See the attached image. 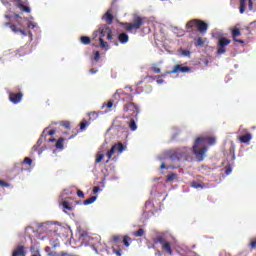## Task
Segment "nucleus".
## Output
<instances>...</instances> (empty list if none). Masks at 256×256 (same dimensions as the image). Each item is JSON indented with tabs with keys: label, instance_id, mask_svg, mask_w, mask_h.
Instances as JSON below:
<instances>
[{
	"label": "nucleus",
	"instance_id": "obj_23",
	"mask_svg": "<svg viewBox=\"0 0 256 256\" xmlns=\"http://www.w3.org/2000/svg\"><path fill=\"white\" fill-rule=\"evenodd\" d=\"M12 256H25V247L18 246L14 251Z\"/></svg>",
	"mask_w": 256,
	"mask_h": 256
},
{
	"label": "nucleus",
	"instance_id": "obj_62",
	"mask_svg": "<svg viewBox=\"0 0 256 256\" xmlns=\"http://www.w3.org/2000/svg\"><path fill=\"white\" fill-rule=\"evenodd\" d=\"M156 255H157V256H162L163 254H161V252L158 251V252H156Z\"/></svg>",
	"mask_w": 256,
	"mask_h": 256
},
{
	"label": "nucleus",
	"instance_id": "obj_58",
	"mask_svg": "<svg viewBox=\"0 0 256 256\" xmlns=\"http://www.w3.org/2000/svg\"><path fill=\"white\" fill-rule=\"evenodd\" d=\"M14 1V3H16V5H18V3H23V1H21V0H13Z\"/></svg>",
	"mask_w": 256,
	"mask_h": 256
},
{
	"label": "nucleus",
	"instance_id": "obj_48",
	"mask_svg": "<svg viewBox=\"0 0 256 256\" xmlns=\"http://www.w3.org/2000/svg\"><path fill=\"white\" fill-rule=\"evenodd\" d=\"M106 107L107 109H111V107H113V101L112 100L108 101V103H106Z\"/></svg>",
	"mask_w": 256,
	"mask_h": 256
},
{
	"label": "nucleus",
	"instance_id": "obj_1",
	"mask_svg": "<svg viewBox=\"0 0 256 256\" xmlns=\"http://www.w3.org/2000/svg\"><path fill=\"white\" fill-rule=\"evenodd\" d=\"M216 143L217 138L215 137H198L195 139L192 146V153L195 155L198 161H203L207 157L209 147L215 145Z\"/></svg>",
	"mask_w": 256,
	"mask_h": 256
},
{
	"label": "nucleus",
	"instance_id": "obj_2",
	"mask_svg": "<svg viewBox=\"0 0 256 256\" xmlns=\"http://www.w3.org/2000/svg\"><path fill=\"white\" fill-rule=\"evenodd\" d=\"M42 229L46 232H53L54 235L58 237H69L71 233V228L69 226H63L61 224H54L52 222H47L41 225Z\"/></svg>",
	"mask_w": 256,
	"mask_h": 256
},
{
	"label": "nucleus",
	"instance_id": "obj_32",
	"mask_svg": "<svg viewBox=\"0 0 256 256\" xmlns=\"http://www.w3.org/2000/svg\"><path fill=\"white\" fill-rule=\"evenodd\" d=\"M30 251L32 253V256H41V253H39V249H37V247L32 246L30 248Z\"/></svg>",
	"mask_w": 256,
	"mask_h": 256
},
{
	"label": "nucleus",
	"instance_id": "obj_52",
	"mask_svg": "<svg viewBox=\"0 0 256 256\" xmlns=\"http://www.w3.org/2000/svg\"><path fill=\"white\" fill-rule=\"evenodd\" d=\"M14 17H15L16 21L18 22V25H21V22H19V19H21V16H19V14H14Z\"/></svg>",
	"mask_w": 256,
	"mask_h": 256
},
{
	"label": "nucleus",
	"instance_id": "obj_35",
	"mask_svg": "<svg viewBox=\"0 0 256 256\" xmlns=\"http://www.w3.org/2000/svg\"><path fill=\"white\" fill-rule=\"evenodd\" d=\"M88 117L90 118L91 121H95V119L99 117V114H97V112H89Z\"/></svg>",
	"mask_w": 256,
	"mask_h": 256
},
{
	"label": "nucleus",
	"instance_id": "obj_59",
	"mask_svg": "<svg viewBox=\"0 0 256 256\" xmlns=\"http://www.w3.org/2000/svg\"><path fill=\"white\" fill-rule=\"evenodd\" d=\"M24 161H33V160L31 158H29V157H25Z\"/></svg>",
	"mask_w": 256,
	"mask_h": 256
},
{
	"label": "nucleus",
	"instance_id": "obj_19",
	"mask_svg": "<svg viewBox=\"0 0 256 256\" xmlns=\"http://www.w3.org/2000/svg\"><path fill=\"white\" fill-rule=\"evenodd\" d=\"M118 41L121 45H126V43H129V35L125 32L118 34Z\"/></svg>",
	"mask_w": 256,
	"mask_h": 256
},
{
	"label": "nucleus",
	"instance_id": "obj_50",
	"mask_svg": "<svg viewBox=\"0 0 256 256\" xmlns=\"http://www.w3.org/2000/svg\"><path fill=\"white\" fill-rule=\"evenodd\" d=\"M152 71H153L154 73H161V68L152 67Z\"/></svg>",
	"mask_w": 256,
	"mask_h": 256
},
{
	"label": "nucleus",
	"instance_id": "obj_47",
	"mask_svg": "<svg viewBox=\"0 0 256 256\" xmlns=\"http://www.w3.org/2000/svg\"><path fill=\"white\" fill-rule=\"evenodd\" d=\"M77 195H78V197H80V199H83V197H85V194L81 190L77 191Z\"/></svg>",
	"mask_w": 256,
	"mask_h": 256
},
{
	"label": "nucleus",
	"instance_id": "obj_31",
	"mask_svg": "<svg viewBox=\"0 0 256 256\" xmlns=\"http://www.w3.org/2000/svg\"><path fill=\"white\" fill-rule=\"evenodd\" d=\"M205 45V40L203 38L199 37L196 39L195 46L196 47H203Z\"/></svg>",
	"mask_w": 256,
	"mask_h": 256
},
{
	"label": "nucleus",
	"instance_id": "obj_13",
	"mask_svg": "<svg viewBox=\"0 0 256 256\" xmlns=\"http://www.w3.org/2000/svg\"><path fill=\"white\" fill-rule=\"evenodd\" d=\"M98 31V40L100 41L99 47H101V49H109V44H107V42H105V40L103 39V37H105V29L100 28Z\"/></svg>",
	"mask_w": 256,
	"mask_h": 256
},
{
	"label": "nucleus",
	"instance_id": "obj_45",
	"mask_svg": "<svg viewBox=\"0 0 256 256\" xmlns=\"http://www.w3.org/2000/svg\"><path fill=\"white\" fill-rule=\"evenodd\" d=\"M232 171H233V168L231 166H228L226 168V175H231Z\"/></svg>",
	"mask_w": 256,
	"mask_h": 256
},
{
	"label": "nucleus",
	"instance_id": "obj_61",
	"mask_svg": "<svg viewBox=\"0 0 256 256\" xmlns=\"http://www.w3.org/2000/svg\"><path fill=\"white\" fill-rule=\"evenodd\" d=\"M160 169H165V163H162Z\"/></svg>",
	"mask_w": 256,
	"mask_h": 256
},
{
	"label": "nucleus",
	"instance_id": "obj_22",
	"mask_svg": "<svg viewBox=\"0 0 256 256\" xmlns=\"http://www.w3.org/2000/svg\"><path fill=\"white\" fill-rule=\"evenodd\" d=\"M240 35H241V30H239V28H235L234 30H232L233 40L236 41V43H245L243 40L237 39V37H240Z\"/></svg>",
	"mask_w": 256,
	"mask_h": 256
},
{
	"label": "nucleus",
	"instance_id": "obj_8",
	"mask_svg": "<svg viewBox=\"0 0 256 256\" xmlns=\"http://www.w3.org/2000/svg\"><path fill=\"white\" fill-rule=\"evenodd\" d=\"M231 43V40L226 38V37H220L218 39V50H217V54L218 55H223L224 53L227 52V49L225 47H227V45H229Z\"/></svg>",
	"mask_w": 256,
	"mask_h": 256
},
{
	"label": "nucleus",
	"instance_id": "obj_26",
	"mask_svg": "<svg viewBox=\"0 0 256 256\" xmlns=\"http://www.w3.org/2000/svg\"><path fill=\"white\" fill-rule=\"evenodd\" d=\"M91 38L89 36H82L80 38V43H82V45H91Z\"/></svg>",
	"mask_w": 256,
	"mask_h": 256
},
{
	"label": "nucleus",
	"instance_id": "obj_30",
	"mask_svg": "<svg viewBox=\"0 0 256 256\" xmlns=\"http://www.w3.org/2000/svg\"><path fill=\"white\" fill-rule=\"evenodd\" d=\"M65 141V138H59L56 142V149H63V142Z\"/></svg>",
	"mask_w": 256,
	"mask_h": 256
},
{
	"label": "nucleus",
	"instance_id": "obj_39",
	"mask_svg": "<svg viewBox=\"0 0 256 256\" xmlns=\"http://www.w3.org/2000/svg\"><path fill=\"white\" fill-rule=\"evenodd\" d=\"M106 31H108L107 39L108 41H111V39H113V32L109 28H106Z\"/></svg>",
	"mask_w": 256,
	"mask_h": 256
},
{
	"label": "nucleus",
	"instance_id": "obj_63",
	"mask_svg": "<svg viewBox=\"0 0 256 256\" xmlns=\"http://www.w3.org/2000/svg\"><path fill=\"white\" fill-rule=\"evenodd\" d=\"M251 247H256V242H252Z\"/></svg>",
	"mask_w": 256,
	"mask_h": 256
},
{
	"label": "nucleus",
	"instance_id": "obj_20",
	"mask_svg": "<svg viewBox=\"0 0 256 256\" xmlns=\"http://www.w3.org/2000/svg\"><path fill=\"white\" fill-rule=\"evenodd\" d=\"M251 139H253V135H251V133H247L245 135L238 137V140L240 141V143H246V144H249Z\"/></svg>",
	"mask_w": 256,
	"mask_h": 256
},
{
	"label": "nucleus",
	"instance_id": "obj_42",
	"mask_svg": "<svg viewBox=\"0 0 256 256\" xmlns=\"http://www.w3.org/2000/svg\"><path fill=\"white\" fill-rule=\"evenodd\" d=\"M49 256H69V254L63 252L61 254H57V253H50Z\"/></svg>",
	"mask_w": 256,
	"mask_h": 256
},
{
	"label": "nucleus",
	"instance_id": "obj_3",
	"mask_svg": "<svg viewBox=\"0 0 256 256\" xmlns=\"http://www.w3.org/2000/svg\"><path fill=\"white\" fill-rule=\"evenodd\" d=\"M189 155H191V149L182 148L177 150H168L164 152L165 159H171V161H189Z\"/></svg>",
	"mask_w": 256,
	"mask_h": 256
},
{
	"label": "nucleus",
	"instance_id": "obj_54",
	"mask_svg": "<svg viewBox=\"0 0 256 256\" xmlns=\"http://www.w3.org/2000/svg\"><path fill=\"white\" fill-rule=\"evenodd\" d=\"M62 125L66 127V129H69V127L71 126L69 122H64Z\"/></svg>",
	"mask_w": 256,
	"mask_h": 256
},
{
	"label": "nucleus",
	"instance_id": "obj_15",
	"mask_svg": "<svg viewBox=\"0 0 256 256\" xmlns=\"http://www.w3.org/2000/svg\"><path fill=\"white\" fill-rule=\"evenodd\" d=\"M186 29L188 32L193 31V29H199V20L193 19L187 22Z\"/></svg>",
	"mask_w": 256,
	"mask_h": 256
},
{
	"label": "nucleus",
	"instance_id": "obj_55",
	"mask_svg": "<svg viewBox=\"0 0 256 256\" xmlns=\"http://www.w3.org/2000/svg\"><path fill=\"white\" fill-rule=\"evenodd\" d=\"M47 135H50V136L55 135V130H50V131H48Z\"/></svg>",
	"mask_w": 256,
	"mask_h": 256
},
{
	"label": "nucleus",
	"instance_id": "obj_64",
	"mask_svg": "<svg viewBox=\"0 0 256 256\" xmlns=\"http://www.w3.org/2000/svg\"><path fill=\"white\" fill-rule=\"evenodd\" d=\"M31 25H32V27H35V25H33V23L29 22L28 27H31Z\"/></svg>",
	"mask_w": 256,
	"mask_h": 256
},
{
	"label": "nucleus",
	"instance_id": "obj_18",
	"mask_svg": "<svg viewBox=\"0 0 256 256\" xmlns=\"http://www.w3.org/2000/svg\"><path fill=\"white\" fill-rule=\"evenodd\" d=\"M102 19H103L104 21H106L107 25H113L114 16H113V14L111 13V10H107V12H106L105 15L102 17Z\"/></svg>",
	"mask_w": 256,
	"mask_h": 256
},
{
	"label": "nucleus",
	"instance_id": "obj_40",
	"mask_svg": "<svg viewBox=\"0 0 256 256\" xmlns=\"http://www.w3.org/2000/svg\"><path fill=\"white\" fill-rule=\"evenodd\" d=\"M174 179H177V174H171L167 177L166 181H174Z\"/></svg>",
	"mask_w": 256,
	"mask_h": 256
},
{
	"label": "nucleus",
	"instance_id": "obj_14",
	"mask_svg": "<svg viewBox=\"0 0 256 256\" xmlns=\"http://www.w3.org/2000/svg\"><path fill=\"white\" fill-rule=\"evenodd\" d=\"M246 3H247V0H240V13L241 15H243V13H245V9H246ZM248 7L251 11V9H253V0H248Z\"/></svg>",
	"mask_w": 256,
	"mask_h": 256
},
{
	"label": "nucleus",
	"instance_id": "obj_24",
	"mask_svg": "<svg viewBox=\"0 0 256 256\" xmlns=\"http://www.w3.org/2000/svg\"><path fill=\"white\" fill-rule=\"evenodd\" d=\"M99 30L94 31L92 34V45L93 47H99V44H97V41H99Z\"/></svg>",
	"mask_w": 256,
	"mask_h": 256
},
{
	"label": "nucleus",
	"instance_id": "obj_51",
	"mask_svg": "<svg viewBox=\"0 0 256 256\" xmlns=\"http://www.w3.org/2000/svg\"><path fill=\"white\" fill-rule=\"evenodd\" d=\"M146 209H149L150 207H153V203L151 201L146 202L145 204Z\"/></svg>",
	"mask_w": 256,
	"mask_h": 256
},
{
	"label": "nucleus",
	"instance_id": "obj_27",
	"mask_svg": "<svg viewBox=\"0 0 256 256\" xmlns=\"http://www.w3.org/2000/svg\"><path fill=\"white\" fill-rule=\"evenodd\" d=\"M128 126L131 131H137V123L135 122V119L131 118Z\"/></svg>",
	"mask_w": 256,
	"mask_h": 256
},
{
	"label": "nucleus",
	"instance_id": "obj_10",
	"mask_svg": "<svg viewBox=\"0 0 256 256\" xmlns=\"http://www.w3.org/2000/svg\"><path fill=\"white\" fill-rule=\"evenodd\" d=\"M189 71H191V67L177 64L174 66L172 71H168V72H166V74L173 75V74L179 73V72L180 73H189Z\"/></svg>",
	"mask_w": 256,
	"mask_h": 256
},
{
	"label": "nucleus",
	"instance_id": "obj_29",
	"mask_svg": "<svg viewBox=\"0 0 256 256\" xmlns=\"http://www.w3.org/2000/svg\"><path fill=\"white\" fill-rule=\"evenodd\" d=\"M33 165V161H23L21 163V167L23 171H27L28 167H31Z\"/></svg>",
	"mask_w": 256,
	"mask_h": 256
},
{
	"label": "nucleus",
	"instance_id": "obj_12",
	"mask_svg": "<svg viewBox=\"0 0 256 256\" xmlns=\"http://www.w3.org/2000/svg\"><path fill=\"white\" fill-rule=\"evenodd\" d=\"M158 243L162 245V249L165 253H168V255H173V249L171 248V243H169L168 241H165L163 238H159Z\"/></svg>",
	"mask_w": 256,
	"mask_h": 256
},
{
	"label": "nucleus",
	"instance_id": "obj_17",
	"mask_svg": "<svg viewBox=\"0 0 256 256\" xmlns=\"http://www.w3.org/2000/svg\"><path fill=\"white\" fill-rule=\"evenodd\" d=\"M4 25L5 27H10L13 33H21L22 35H27V33H25V30H22L21 28H17V26L15 24H11V22H6Z\"/></svg>",
	"mask_w": 256,
	"mask_h": 256
},
{
	"label": "nucleus",
	"instance_id": "obj_49",
	"mask_svg": "<svg viewBox=\"0 0 256 256\" xmlns=\"http://www.w3.org/2000/svg\"><path fill=\"white\" fill-rule=\"evenodd\" d=\"M51 242H52V245H53L54 248L59 247V241H57V240H55V241L51 240Z\"/></svg>",
	"mask_w": 256,
	"mask_h": 256
},
{
	"label": "nucleus",
	"instance_id": "obj_34",
	"mask_svg": "<svg viewBox=\"0 0 256 256\" xmlns=\"http://www.w3.org/2000/svg\"><path fill=\"white\" fill-rule=\"evenodd\" d=\"M132 235H134V237H143V235H145V230L140 228L138 231L133 232Z\"/></svg>",
	"mask_w": 256,
	"mask_h": 256
},
{
	"label": "nucleus",
	"instance_id": "obj_6",
	"mask_svg": "<svg viewBox=\"0 0 256 256\" xmlns=\"http://www.w3.org/2000/svg\"><path fill=\"white\" fill-rule=\"evenodd\" d=\"M127 150V146L124 145L121 142H118L117 144H114L111 149L106 153V156L108 159H111L115 153H118V155H121L123 151Z\"/></svg>",
	"mask_w": 256,
	"mask_h": 256
},
{
	"label": "nucleus",
	"instance_id": "obj_9",
	"mask_svg": "<svg viewBox=\"0 0 256 256\" xmlns=\"http://www.w3.org/2000/svg\"><path fill=\"white\" fill-rule=\"evenodd\" d=\"M10 103H13V105H19L21 101H23V92H10L8 97Z\"/></svg>",
	"mask_w": 256,
	"mask_h": 256
},
{
	"label": "nucleus",
	"instance_id": "obj_57",
	"mask_svg": "<svg viewBox=\"0 0 256 256\" xmlns=\"http://www.w3.org/2000/svg\"><path fill=\"white\" fill-rule=\"evenodd\" d=\"M90 73H91V75H95V73H97V70H95V69H90Z\"/></svg>",
	"mask_w": 256,
	"mask_h": 256
},
{
	"label": "nucleus",
	"instance_id": "obj_16",
	"mask_svg": "<svg viewBox=\"0 0 256 256\" xmlns=\"http://www.w3.org/2000/svg\"><path fill=\"white\" fill-rule=\"evenodd\" d=\"M115 95H118L119 99H126V101H133V95L126 93L123 90H118Z\"/></svg>",
	"mask_w": 256,
	"mask_h": 256
},
{
	"label": "nucleus",
	"instance_id": "obj_60",
	"mask_svg": "<svg viewBox=\"0 0 256 256\" xmlns=\"http://www.w3.org/2000/svg\"><path fill=\"white\" fill-rule=\"evenodd\" d=\"M156 83L158 84L164 83V80H156Z\"/></svg>",
	"mask_w": 256,
	"mask_h": 256
},
{
	"label": "nucleus",
	"instance_id": "obj_38",
	"mask_svg": "<svg viewBox=\"0 0 256 256\" xmlns=\"http://www.w3.org/2000/svg\"><path fill=\"white\" fill-rule=\"evenodd\" d=\"M99 59H101V53L99 51L94 52V61L99 62Z\"/></svg>",
	"mask_w": 256,
	"mask_h": 256
},
{
	"label": "nucleus",
	"instance_id": "obj_43",
	"mask_svg": "<svg viewBox=\"0 0 256 256\" xmlns=\"http://www.w3.org/2000/svg\"><path fill=\"white\" fill-rule=\"evenodd\" d=\"M192 187H193L194 189H199V188H203V185H201V184H199V183H197V182H194V183L192 184Z\"/></svg>",
	"mask_w": 256,
	"mask_h": 256
},
{
	"label": "nucleus",
	"instance_id": "obj_56",
	"mask_svg": "<svg viewBox=\"0 0 256 256\" xmlns=\"http://www.w3.org/2000/svg\"><path fill=\"white\" fill-rule=\"evenodd\" d=\"M114 253H115L117 256H121V250H114Z\"/></svg>",
	"mask_w": 256,
	"mask_h": 256
},
{
	"label": "nucleus",
	"instance_id": "obj_5",
	"mask_svg": "<svg viewBox=\"0 0 256 256\" xmlns=\"http://www.w3.org/2000/svg\"><path fill=\"white\" fill-rule=\"evenodd\" d=\"M121 27H124L125 31L128 33H133V31H139L143 25H145V18L135 15L132 22H121Z\"/></svg>",
	"mask_w": 256,
	"mask_h": 256
},
{
	"label": "nucleus",
	"instance_id": "obj_41",
	"mask_svg": "<svg viewBox=\"0 0 256 256\" xmlns=\"http://www.w3.org/2000/svg\"><path fill=\"white\" fill-rule=\"evenodd\" d=\"M0 187H11V184L3 180H0Z\"/></svg>",
	"mask_w": 256,
	"mask_h": 256
},
{
	"label": "nucleus",
	"instance_id": "obj_46",
	"mask_svg": "<svg viewBox=\"0 0 256 256\" xmlns=\"http://www.w3.org/2000/svg\"><path fill=\"white\" fill-rule=\"evenodd\" d=\"M104 157L105 156L103 154H98L96 157V161H103Z\"/></svg>",
	"mask_w": 256,
	"mask_h": 256
},
{
	"label": "nucleus",
	"instance_id": "obj_36",
	"mask_svg": "<svg viewBox=\"0 0 256 256\" xmlns=\"http://www.w3.org/2000/svg\"><path fill=\"white\" fill-rule=\"evenodd\" d=\"M87 125H89V123L87 122V120H83L80 123V131H85V129H87Z\"/></svg>",
	"mask_w": 256,
	"mask_h": 256
},
{
	"label": "nucleus",
	"instance_id": "obj_44",
	"mask_svg": "<svg viewBox=\"0 0 256 256\" xmlns=\"http://www.w3.org/2000/svg\"><path fill=\"white\" fill-rule=\"evenodd\" d=\"M100 191H103V189H101V187H99V186H96V187L93 188V193H94V194H97V193H99Z\"/></svg>",
	"mask_w": 256,
	"mask_h": 256
},
{
	"label": "nucleus",
	"instance_id": "obj_33",
	"mask_svg": "<svg viewBox=\"0 0 256 256\" xmlns=\"http://www.w3.org/2000/svg\"><path fill=\"white\" fill-rule=\"evenodd\" d=\"M180 53L182 57H191V51L185 50L183 48L180 49Z\"/></svg>",
	"mask_w": 256,
	"mask_h": 256
},
{
	"label": "nucleus",
	"instance_id": "obj_37",
	"mask_svg": "<svg viewBox=\"0 0 256 256\" xmlns=\"http://www.w3.org/2000/svg\"><path fill=\"white\" fill-rule=\"evenodd\" d=\"M131 241V238H129V236H124L123 238V243L125 245V247H129V242Z\"/></svg>",
	"mask_w": 256,
	"mask_h": 256
},
{
	"label": "nucleus",
	"instance_id": "obj_4",
	"mask_svg": "<svg viewBox=\"0 0 256 256\" xmlns=\"http://www.w3.org/2000/svg\"><path fill=\"white\" fill-rule=\"evenodd\" d=\"M80 241H82L83 245L87 246L90 245L96 253L102 251L104 247L102 246L101 242L99 241V237H93L89 235L87 232H83L80 234Z\"/></svg>",
	"mask_w": 256,
	"mask_h": 256
},
{
	"label": "nucleus",
	"instance_id": "obj_53",
	"mask_svg": "<svg viewBox=\"0 0 256 256\" xmlns=\"http://www.w3.org/2000/svg\"><path fill=\"white\" fill-rule=\"evenodd\" d=\"M159 76H146L144 79H151L152 81H155V79H158Z\"/></svg>",
	"mask_w": 256,
	"mask_h": 256
},
{
	"label": "nucleus",
	"instance_id": "obj_7",
	"mask_svg": "<svg viewBox=\"0 0 256 256\" xmlns=\"http://www.w3.org/2000/svg\"><path fill=\"white\" fill-rule=\"evenodd\" d=\"M123 111L125 113H130V115H134V117H137V115H139V106L133 102H128L124 105Z\"/></svg>",
	"mask_w": 256,
	"mask_h": 256
},
{
	"label": "nucleus",
	"instance_id": "obj_28",
	"mask_svg": "<svg viewBox=\"0 0 256 256\" xmlns=\"http://www.w3.org/2000/svg\"><path fill=\"white\" fill-rule=\"evenodd\" d=\"M97 201V196H92L86 200H84L83 205H91Z\"/></svg>",
	"mask_w": 256,
	"mask_h": 256
},
{
	"label": "nucleus",
	"instance_id": "obj_21",
	"mask_svg": "<svg viewBox=\"0 0 256 256\" xmlns=\"http://www.w3.org/2000/svg\"><path fill=\"white\" fill-rule=\"evenodd\" d=\"M207 29H209V25L203 22L202 20H198V31L199 33H207Z\"/></svg>",
	"mask_w": 256,
	"mask_h": 256
},
{
	"label": "nucleus",
	"instance_id": "obj_25",
	"mask_svg": "<svg viewBox=\"0 0 256 256\" xmlns=\"http://www.w3.org/2000/svg\"><path fill=\"white\" fill-rule=\"evenodd\" d=\"M16 7H18V9L22 10L24 13H31V8L23 5V2L16 4Z\"/></svg>",
	"mask_w": 256,
	"mask_h": 256
},
{
	"label": "nucleus",
	"instance_id": "obj_11",
	"mask_svg": "<svg viewBox=\"0 0 256 256\" xmlns=\"http://www.w3.org/2000/svg\"><path fill=\"white\" fill-rule=\"evenodd\" d=\"M71 193L69 190H64L63 193L61 194L62 200H63V195H69ZM62 208L64 213H67V211H73V204L69 202V200L65 199L62 201Z\"/></svg>",
	"mask_w": 256,
	"mask_h": 256
}]
</instances>
